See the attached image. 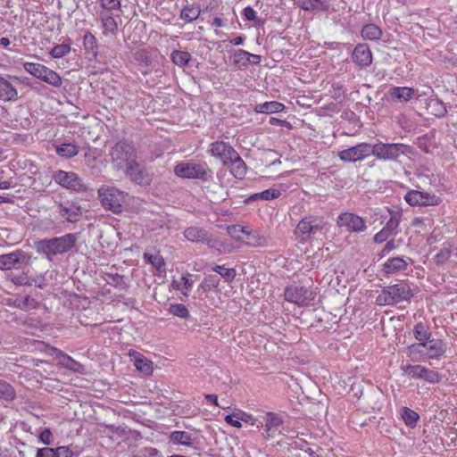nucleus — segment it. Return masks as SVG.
<instances>
[{"label":"nucleus","instance_id":"nucleus-1","mask_svg":"<svg viewBox=\"0 0 457 457\" xmlns=\"http://www.w3.org/2000/svg\"><path fill=\"white\" fill-rule=\"evenodd\" d=\"M329 230V225L321 217L307 216L303 218L295 227V235L301 244L314 238L324 237Z\"/></svg>","mask_w":457,"mask_h":457},{"label":"nucleus","instance_id":"nucleus-2","mask_svg":"<svg viewBox=\"0 0 457 457\" xmlns=\"http://www.w3.org/2000/svg\"><path fill=\"white\" fill-rule=\"evenodd\" d=\"M76 241V236L70 233L59 237L36 241L35 247L37 253L45 254L50 259L52 255L69 252L75 245Z\"/></svg>","mask_w":457,"mask_h":457},{"label":"nucleus","instance_id":"nucleus-3","mask_svg":"<svg viewBox=\"0 0 457 457\" xmlns=\"http://www.w3.org/2000/svg\"><path fill=\"white\" fill-rule=\"evenodd\" d=\"M412 296L409 285L402 282L383 287L376 298V303L380 306L395 305L409 301Z\"/></svg>","mask_w":457,"mask_h":457},{"label":"nucleus","instance_id":"nucleus-4","mask_svg":"<svg viewBox=\"0 0 457 457\" xmlns=\"http://www.w3.org/2000/svg\"><path fill=\"white\" fill-rule=\"evenodd\" d=\"M174 174L182 179L207 181L212 177V170L206 162L194 161L181 162L174 167Z\"/></svg>","mask_w":457,"mask_h":457},{"label":"nucleus","instance_id":"nucleus-5","mask_svg":"<svg viewBox=\"0 0 457 457\" xmlns=\"http://www.w3.org/2000/svg\"><path fill=\"white\" fill-rule=\"evenodd\" d=\"M109 155L113 165L118 169H124L126 165L137 158L134 145L128 140L118 141L111 149Z\"/></svg>","mask_w":457,"mask_h":457},{"label":"nucleus","instance_id":"nucleus-6","mask_svg":"<svg viewBox=\"0 0 457 457\" xmlns=\"http://www.w3.org/2000/svg\"><path fill=\"white\" fill-rule=\"evenodd\" d=\"M98 196L102 205L112 212L113 213H120L122 205L125 202L126 194L110 186H103L98 189Z\"/></svg>","mask_w":457,"mask_h":457},{"label":"nucleus","instance_id":"nucleus-7","mask_svg":"<svg viewBox=\"0 0 457 457\" xmlns=\"http://www.w3.org/2000/svg\"><path fill=\"white\" fill-rule=\"evenodd\" d=\"M411 147L404 144L377 143L371 145L372 154L378 160L395 161L403 154L410 152Z\"/></svg>","mask_w":457,"mask_h":457},{"label":"nucleus","instance_id":"nucleus-8","mask_svg":"<svg viewBox=\"0 0 457 457\" xmlns=\"http://www.w3.org/2000/svg\"><path fill=\"white\" fill-rule=\"evenodd\" d=\"M400 369L403 375L429 384H438L442 380V375L439 372L420 364L402 363Z\"/></svg>","mask_w":457,"mask_h":457},{"label":"nucleus","instance_id":"nucleus-9","mask_svg":"<svg viewBox=\"0 0 457 457\" xmlns=\"http://www.w3.org/2000/svg\"><path fill=\"white\" fill-rule=\"evenodd\" d=\"M284 296L286 301L304 307L312 304L316 294L310 287L290 285L285 288Z\"/></svg>","mask_w":457,"mask_h":457},{"label":"nucleus","instance_id":"nucleus-10","mask_svg":"<svg viewBox=\"0 0 457 457\" xmlns=\"http://www.w3.org/2000/svg\"><path fill=\"white\" fill-rule=\"evenodd\" d=\"M52 179L59 186L70 190L83 192L87 189L83 180L73 171L58 170L54 172Z\"/></svg>","mask_w":457,"mask_h":457},{"label":"nucleus","instance_id":"nucleus-11","mask_svg":"<svg viewBox=\"0 0 457 457\" xmlns=\"http://www.w3.org/2000/svg\"><path fill=\"white\" fill-rule=\"evenodd\" d=\"M30 255L22 250H16L10 253L0 255V270H19L29 265Z\"/></svg>","mask_w":457,"mask_h":457},{"label":"nucleus","instance_id":"nucleus-12","mask_svg":"<svg viewBox=\"0 0 457 457\" xmlns=\"http://www.w3.org/2000/svg\"><path fill=\"white\" fill-rule=\"evenodd\" d=\"M404 200L411 206H436L442 202L440 196L420 190H410L404 195Z\"/></svg>","mask_w":457,"mask_h":457},{"label":"nucleus","instance_id":"nucleus-13","mask_svg":"<svg viewBox=\"0 0 457 457\" xmlns=\"http://www.w3.org/2000/svg\"><path fill=\"white\" fill-rule=\"evenodd\" d=\"M371 154V144L360 143L354 146L340 151L338 157L343 162H354L364 160L370 156Z\"/></svg>","mask_w":457,"mask_h":457},{"label":"nucleus","instance_id":"nucleus-14","mask_svg":"<svg viewBox=\"0 0 457 457\" xmlns=\"http://www.w3.org/2000/svg\"><path fill=\"white\" fill-rule=\"evenodd\" d=\"M337 224L348 232L361 233L367 229L365 220L353 212L341 213L337 217Z\"/></svg>","mask_w":457,"mask_h":457},{"label":"nucleus","instance_id":"nucleus-15","mask_svg":"<svg viewBox=\"0 0 457 457\" xmlns=\"http://www.w3.org/2000/svg\"><path fill=\"white\" fill-rule=\"evenodd\" d=\"M236 149L229 143L219 140L212 142L208 149V154L220 160L224 166L231 161L232 156H236Z\"/></svg>","mask_w":457,"mask_h":457},{"label":"nucleus","instance_id":"nucleus-16","mask_svg":"<svg viewBox=\"0 0 457 457\" xmlns=\"http://www.w3.org/2000/svg\"><path fill=\"white\" fill-rule=\"evenodd\" d=\"M123 170L130 180L137 185H148L151 182L150 175L137 159L129 162Z\"/></svg>","mask_w":457,"mask_h":457},{"label":"nucleus","instance_id":"nucleus-17","mask_svg":"<svg viewBox=\"0 0 457 457\" xmlns=\"http://www.w3.org/2000/svg\"><path fill=\"white\" fill-rule=\"evenodd\" d=\"M49 354L54 355L58 361V364L63 368L69 369L75 372H83L84 367L81 363L75 361L72 357L55 347H48Z\"/></svg>","mask_w":457,"mask_h":457},{"label":"nucleus","instance_id":"nucleus-18","mask_svg":"<svg viewBox=\"0 0 457 457\" xmlns=\"http://www.w3.org/2000/svg\"><path fill=\"white\" fill-rule=\"evenodd\" d=\"M353 62L360 68H365L372 62V54L368 45L358 44L352 54Z\"/></svg>","mask_w":457,"mask_h":457},{"label":"nucleus","instance_id":"nucleus-19","mask_svg":"<svg viewBox=\"0 0 457 457\" xmlns=\"http://www.w3.org/2000/svg\"><path fill=\"white\" fill-rule=\"evenodd\" d=\"M447 345L441 339H429L426 342V354L424 358L427 360H439L446 352Z\"/></svg>","mask_w":457,"mask_h":457},{"label":"nucleus","instance_id":"nucleus-20","mask_svg":"<svg viewBox=\"0 0 457 457\" xmlns=\"http://www.w3.org/2000/svg\"><path fill=\"white\" fill-rule=\"evenodd\" d=\"M58 213L69 222L78 221L82 214L80 206L71 202L60 203Z\"/></svg>","mask_w":457,"mask_h":457},{"label":"nucleus","instance_id":"nucleus-21","mask_svg":"<svg viewBox=\"0 0 457 457\" xmlns=\"http://www.w3.org/2000/svg\"><path fill=\"white\" fill-rule=\"evenodd\" d=\"M264 432L262 436L265 440H270L274 436V429L283 424V418L275 412L269 411L264 417Z\"/></svg>","mask_w":457,"mask_h":457},{"label":"nucleus","instance_id":"nucleus-22","mask_svg":"<svg viewBox=\"0 0 457 457\" xmlns=\"http://www.w3.org/2000/svg\"><path fill=\"white\" fill-rule=\"evenodd\" d=\"M129 355L136 369L144 375H151L153 372V361L145 357L139 352L130 350Z\"/></svg>","mask_w":457,"mask_h":457},{"label":"nucleus","instance_id":"nucleus-23","mask_svg":"<svg viewBox=\"0 0 457 457\" xmlns=\"http://www.w3.org/2000/svg\"><path fill=\"white\" fill-rule=\"evenodd\" d=\"M408 262L402 257H394L388 259L383 264V271L386 275H395L401 271L406 270Z\"/></svg>","mask_w":457,"mask_h":457},{"label":"nucleus","instance_id":"nucleus-24","mask_svg":"<svg viewBox=\"0 0 457 457\" xmlns=\"http://www.w3.org/2000/svg\"><path fill=\"white\" fill-rule=\"evenodd\" d=\"M225 166L229 168L231 174L237 179H242L246 175L247 166L237 152Z\"/></svg>","mask_w":457,"mask_h":457},{"label":"nucleus","instance_id":"nucleus-25","mask_svg":"<svg viewBox=\"0 0 457 457\" xmlns=\"http://www.w3.org/2000/svg\"><path fill=\"white\" fill-rule=\"evenodd\" d=\"M390 98L398 103H406L415 95V90L409 87H394L389 89Z\"/></svg>","mask_w":457,"mask_h":457},{"label":"nucleus","instance_id":"nucleus-26","mask_svg":"<svg viewBox=\"0 0 457 457\" xmlns=\"http://www.w3.org/2000/svg\"><path fill=\"white\" fill-rule=\"evenodd\" d=\"M243 242L253 247L264 246L267 244V237L259 230H254L247 227Z\"/></svg>","mask_w":457,"mask_h":457},{"label":"nucleus","instance_id":"nucleus-27","mask_svg":"<svg viewBox=\"0 0 457 457\" xmlns=\"http://www.w3.org/2000/svg\"><path fill=\"white\" fill-rule=\"evenodd\" d=\"M169 441L173 445L186 446H192L195 444V438L192 434L181 430H175L170 433Z\"/></svg>","mask_w":457,"mask_h":457},{"label":"nucleus","instance_id":"nucleus-28","mask_svg":"<svg viewBox=\"0 0 457 457\" xmlns=\"http://www.w3.org/2000/svg\"><path fill=\"white\" fill-rule=\"evenodd\" d=\"M184 237L191 242L205 243L209 242V233L198 227H189L184 231Z\"/></svg>","mask_w":457,"mask_h":457},{"label":"nucleus","instance_id":"nucleus-29","mask_svg":"<svg viewBox=\"0 0 457 457\" xmlns=\"http://www.w3.org/2000/svg\"><path fill=\"white\" fill-rule=\"evenodd\" d=\"M38 79L54 87H60L62 85V78L61 75L46 65Z\"/></svg>","mask_w":457,"mask_h":457},{"label":"nucleus","instance_id":"nucleus-30","mask_svg":"<svg viewBox=\"0 0 457 457\" xmlns=\"http://www.w3.org/2000/svg\"><path fill=\"white\" fill-rule=\"evenodd\" d=\"M100 21L102 23L104 36H109V35L114 36L117 34L118 22H117L116 19L112 14L102 12L100 14Z\"/></svg>","mask_w":457,"mask_h":457},{"label":"nucleus","instance_id":"nucleus-31","mask_svg":"<svg viewBox=\"0 0 457 457\" xmlns=\"http://www.w3.org/2000/svg\"><path fill=\"white\" fill-rule=\"evenodd\" d=\"M16 88L4 77L0 76V99L3 101H14L17 99Z\"/></svg>","mask_w":457,"mask_h":457},{"label":"nucleus","instance_id":"nucleus-32","mask_svg":"<svg viewBox=\"0 0 457 457\" xmlns=\"http://www.w3.org/2000/svg\"><path fill=\"white\" fill-rule=\"evenodd\" d=\"M284 109L285 105L277 101L265 102L254 106L255 112L266 114L278 113L284 111Z\"/></svg>","mask_w":457,"mask_h":457},{"label":"nucleus","instance_id":"nucleus-33","mask_svg":"<svg viewBox=\"0 0 457 457\" xmlns=\"http://www.w3.org/2000/svg\"><path fill=\"white\" fill-rule=\"evenodd\" d=\"M228 52H231L230 61L231 63L237 70H245L248 67V59L246 57L247 51L244 49H237L233 51L227 50Z\"/></svg>","mask_w":457,"mask_h":457},{"label":"nucleus","instance_id":"nucleus-34","mask_svg":"<svg viewBox=\"0 0 457 457\" xmlns=\"http://www.w3.org/2000/svg\"><path fill=\"white\" fill-rule=\"evenodd\" d=\"M144 259L150 263L155 270L157 274H161L165 271V262L163 257L157 253H144Z\"/></svg>","mask_w":457,"mask_h":457},{"label":"nucleus","instance_id":"nucleus-35","mask_svg":"<svg viewBox=\"0 0 457 457\" xmlns=\"http://www.w3.org/2000/svg\"><path fill=\"white\" fill-rule=\"evenodd\" d=\"M56 154L62 158H72L79 154V145L73 143H62L55 146Z\"/></svg>","mask_w":457,"mask_h":457},{"label":"nucleus","instance_id":"nucleus-36","mask_svg":"<svg viewBox=\"0 0 457 457\" xmlns=\"http://www.w3.org/2000/svg\"><path fill=\"white\" fill-rule=\"evenodd\" d=\"M297 5L308 12L327 11L328 5L321 0H299Z\"/></svg>","mask_w":457,"mask_h":457},{"label":"nucleus","instance_id":"nucleus-37","mask_svg":"<svg viewBox=\"0 0 457 457\" xmlns=\"http://www.w3.org/2000/svg\"><path fill=\"white\" fill-rule=\"evenodd\" d=\"M361 35L365 40H378L382 36V30L378 26L370 23L362 27Z\"/></svg>","mask_w":457,"mask_h":457},{"label":"nucleus","instance_id":"nucleus-38","mask_svg":"<svg viewBox=\"0 0 457 457\" xmlns=\"http://www.w3.org/2000/svg\"><path fill=\"white\" fill-rule=\"evenodd\" d=\"M191 54L187 51L173 50L170 53L171 62L179 67L187 66L188 62L191 61Z\"/></svg>","mask_w":457,"mask_h":457},{"label":"nucleus","instance_id":"nucleus-39","mask_svg":"<svg viewBox=\"0 0 457 457\" xmlns=\"http://www.w3.org/2000/svg\"><path fill=\"white\" fill-rule=\"evenodd\" d=\"M413 336L419 343H426L430 339L431 332L424 323L418 322L414 326Z\"/></svg>","mask_w":457,"mask_h":457},{"label":"nucleus","instance_id":"nucleus-40","mask_svg":"<svg viewBox=\"0 0 457 457\" xmlns=\"http://www.w3.org/2000/svg\"><path fill=\"white\" fill-rule=\"evenodd\" d=\"M201 13L199 6L193 4L186 5L180 12V19L186 22H191L195 21Z\"/></svg>","mask_w":457,"mask_h":457},{"label":"nucleus","instance_id":"nucleus-41","mask_svg":"<svg viewBox=\"0 0 457 457\" xmlns=\"http://www.w3.org/2000/svg\"><path fill=\"white\" fill-rule=\"evenodd\" d=\"M192 286H193V280L191 279L190 274L182 276L179 280L174 279L171 282V287L175 290L185 289V291H182V294L185 296L188 295V291L191 289Z\"/></svg>","mask_w":457,"mask_h":457},{"label":"nucleus","instance_id":"nucleus-42","mask_svg":"<svg viewBox=\"0 0 457 457\" xmlns=\"http://www.w3.org/2000/svg\"><path fill=\"white\" fill-rule=\"evenodd\" d=\"M426 343H416L409 345L406 349V353L409 357H411L413 360H427L424 358Z\"/></svg>","mask_w":457,"mask_h":457},{"label":"nucleus","instance_id":"nucleus-43","mask_svg":"<svg viewBox=\"0 0 457 457\" xmlns=\"http://www.w3.org/2000/svg\"><path fill=\"white\" fill-rule=\"evenodd\" d=\"M390 219L386 221V226L384 227L387 232L391 235L398 233V228L401 222L402 213L398 211L393 212L389 211Z\"/></svg>","mask_w":457,"mask_h":457},{"label":"nucleus","instance_id":"nucleus-44","mask_svg":"<svg viewBox=\"0 0 457 457\" xmlns=\"http://www.w3.org/2000/svg\"><path fill=\"white\" fill-rule=\"evenodd\" d=\"M248 419H251V415L247 413L238 411L237 412H233L232 414H228L225 417V421L235 428H241L242 424L240 420L248 421Z\"/></svg>","mask_w":457,"mask_h":457},{"label":"nucleus","instance_id":"nucleus-45","mask_svg":"<svg viewBox=\"0 0 457 457\" xmlns=\"http://www.w3.org/2000/svg\"><path fill=\"white\" fill-rule=\"evenodd\" d=\"M401 416L406 426L414 428L420 419L419 414L408 407L401 409Z\"/></svg>","mask_w":457,"mask_h":457},{"label":"nucleus","instance_id":"nucleus-46","mask_svg":"<svg viewBox=\"0 0 457 457\" xmlns=\"http://www.w3.org/2000/svg\"><path fill=\"white\" fill-rule=\"evenodd\" d=\"M71 50V46L70 43H62L54 46L49 52V54L54 59H60L68 55Z\"/></svg>","mask_w":457,"mask_h":457},{"label":"nucleus","instance_id":"nucleus-47","mask_svg":"<svg viewBox=\"0 0 457 457\" xmlns=\"http://www.w3.org/2000/svg\"><path fill=\"white\" fill-rule=\"evenodd\" d=\"M280 195H281V192L278 189L269 188L262 192L252 195L249 197V200H257V199L273 200V199L278 198Z\"/></svg>","mask_w":457,"mask_h":457},{"label":"nucleus","instance_id":"nucleus-48","mask_svg":"<svg viewBox=\"0 0 457 457\" xmlns=\"http://www.w3.org/2000/svg\"><path fill=\"white\" fill-rule=\"evenodd\" d=\"M212 270L219 273L226 282H231L237 275L234 268L227 269L222 265H214Z\"/></svg>","mask_w":457,"mask_h":457},{"label":"nucleus","instance_id":"nucleus-49","mask_svg":"<svg viewBox=\"0 0 457 457\" xmlns=\"http://www.w3.org/2000/svg\"><path fill=\"white\" fill-rule=\"evenodd\" d=\"M133 58L135 62L140 66L148 67L152 63V58L148 51L145 49L137 50L133 54Z\"/></svg>","mask_w":457,"mask_h":457},{"label":"nucleus","instance_id":"nucleus-50","mask_svg":"<svg viewBox=\"0 0 457 457\" xmlns=\"http://www.w3.org/2000/svg\"><path fill=\"white\" fill-rule=\"evenodd\" d=\"M83 45L85 49L87 52L94 54L95 55L97 54V41L96 37L89 31H87L83 37Z\"/></svg>","mask_w":457,"mask_h":457},{"label":"nucleus","instance_id":"nucleus-51","mask_svg":"<svg viewBox=\"0 0 457 457\" xmlns=\"http://www.w3.org/2000/svg\"><path fill=\"white\" fill-rule=\"evenodd\" d=\"M37 305H38L37 302L29 295H27L21 299H17L14 303V306L22 311L36 309L37 307Z\"/></svg>","mask_w":457,"mask_h":457},{"label":"nucleus","instance_id":"nucleus-52","mask_svg":"<svg viewBox=\"0 0 457 457\" xmlns=\"http://www.w3.org/2000/svg\"><path fill=\"white\" fill-rule=\"evenodd\" d=\"M246 229L247 227L236 224L228 227V233L231 237H233L237 241L243 242L245 240Z\"/></svg>","mask_w":457,"mask_h":457},{"label":"nucleus","instance_id":"nucleus-53","mask_svg":"<svg viewBox=\"0 0 457 457\" xmlns=\"http://www.w3.org/2000/svg\"><path fill=\"white\" fill-rule=\"evenodd\" d=\"M45 65L38 62H23V68L24 70L33 76L36 79H39L42 73V70L44 69Z\"/></svg>","mask_w":457,"mask_h":457},{"label":"nucleus","instance_id":"nucleus-54","mask_svg":"<svg viewBox=\"0 0 457 457\" xmlns=\"http://www.w3.org/2000/svg\"><path fill=\"white\" fill-rule=\"evenodd\" d=\"M14 397L15 391L13 387L9 383L0 379V399L10 401Z\"/></svg>","mask_w":457,"mask_h":457},{"label":"nucleus","instance_id":"nucleus-55","mask_svg":"<svg viewBox=\"0 0 457 457\" xmlns=\"http://www.w3.org/2000/svg\"><path fill=\"white\" fill-rule=\"evenodd\" d=\"M169 312L179 318L186 319L189 315L187 308L182 303L170 304Z\"/></svg>","mask_w":457,"mask_h":457},{"label":"nucleus","instance_id":"nucleus-56","mask_svg":"<svg viewBox=\"0 0 457 457\" xmlns=\"http://www.w3.org/2000/svg\"><path fill=\"white\" fill-rule=\"evenodd\" d=\"M451 256V246L444 245L443 248L435 255L434 260L437 265L445 263Z\"/></svg>","mask_w":457,"mask_h":457},{"label":"nucleus","instance_id":"nucleus-57","mask_svg":"<svg viewBox=\"0 0 457 457\" xmlns=\"http://www.w3.org/2000/svg\"><path fill=\"white\" fill-rule=\"evenodd\" d=\"M105 281L109 285H111V286L119 287L120 288H124L125 286H126V283L124 282L123 276H121V275H120L118 273H116V274H112V273L106 274Z\"/></svg>","mask_w":457,"mask_h":457},{"label":"nucleus","instance_id":"nucleus-58","mask_svg":"<svg viewBox=\"0 0 457 457\" xmlns=\"http://www.w3.org/2000/svg\"><path fill=\"white\" fill-rule=\"evenodd\" d=\"M100 6L106 12L120 11V0H99Z\"/></svg>","mask_w":457,"mask_h":457},{"label":"nucleus","instance_id":"nucleus-59","mask_svg":"<svg viewBox=\"0 0 457 457\" xmlns=\"http://www.w3.org/2000/svg\"><path fill=\"white\" fill-rule=\"evenodd\" d=\"M54 457H77L69 446L54 448Z\"/></svg>","mask_w":457,"mask_h":457},{"label":"nucleus","instance_id":"nucleus-60","mask_svg":"<svg viewBox=\"0 0 457 457\" xmlns=\"http://www.w3.org/2000/svg\"><path fill=\"white\" fill-rule=\"evenodd\" d=\"M29 285L34 284L37 287L44 288L46 286V279L44 274H36L31 277V282Z\"/></svg>","mask_w":457,"mask_h":457},{"label":"nucleus","instance_id":"nucleus-61","mask_svg":"<svg viewBox=\"0 0 457 457\" xmlns=\"http://www.w3.org/2000/svg\"><path fill=\"white\" fill-rule=\"evenodd\" d=\"M39 440L44 445H50L53 442V435L51 430L47 428H44L39 435Z\"/></svg>","mask_w":457,"mask_h":457},{"label":"nucleus","instance_id":"nucleus-62","mask_svg":"<svg viewBox=\"0 0 457 457\" xmlns=\"http://www.w3.org/2000/svg\"><path fill=\"white\" fill-rule=\"evenodd\" d=\"M390 236H391V234H389L387 232V230L385 228H383L379 232L375 234L374 241L376 243L380 244V243L385 242Z\"/></svg>","mask_w":457,"mask_h":457},{"label":"nucleus","instance_id":"nucleus-63","mask_svg":"<svg viewBox=\"0 0 457 457\" xmlns=\"http://www.w3.org/2000/svg\"><path fill=\"white\" fill-rule=\"evenodd\" d=\"M36 457H54V448H39L37 450Z\"/></svg>","mask_w":457,"mask_h":457},{"label":"nucleus","instance_id":"nucleus-64","mask_svg":"<svg viewBox=\"0 0 457 457\" xmlns=\"http://www.w3.org/2000/svg\"><path fill=\"white\" fill-rule=\"evenodd\" d=\"M243 16L246 21H254L256 18V12L250 6L244 8Z\"/></svg>","mask_w":457,"mask_h":457}]
</instances>
